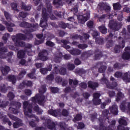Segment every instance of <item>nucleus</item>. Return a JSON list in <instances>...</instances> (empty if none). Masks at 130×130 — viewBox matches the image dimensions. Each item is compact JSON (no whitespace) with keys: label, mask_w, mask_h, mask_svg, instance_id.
Segmentation results:
<instances>
[{"label":"nucleus","mask_w":130,"mask_h":130,"mask_svg":"<svg viewBox=\"0 0 130 130\" xmlns=\"http://www.w3.org/2000/svg\"><path fill=\"white\" fill-rule=\"evenodd\" d=\"M45 127L49 128V129L58 130V127H60V130H66V128L63 126V125H66L64 123H60V124L58 125L51 121L50 119H45Z\"/></svg>","instance_id":"nucleus-1"},{"label":"nucleus","mask_w":130,"mask_h":130,"mask_svg":"<svg viewBox=\"0 0 130 130\" xmlns=\"http://www.w3.org/2000/svg\"><path fill=\"white\" fill-rule=\"evenodd\" d=\"M23 108L25 115H27L29 117H32L31 119L32 120L39 121L38 117L31 115V112H32V110L31 109L32 108V105L29 104L28 102L25 101L23 103Z\"/></svg>","instance_id":"nucleus-2"},{"label":"nucleus","mask_w":130,"mask_h":130,"mask_svg":"<svg viewBox=\"0 0 130 130\" xmlns=\"http://www.w3.org/2000/svg\"><path fill=\"white\" fill-rule=\"evenodd\" d=\"M15 45L17 46H25V43L22 42L21 40H25L26 37L23 34H19L17 37L13 36L12 38Z\"/></svg>","instance_id":"nucleus-3"},{"label":"nucleus","mask_w":130,"mask_h":130,"mask_svg":"<svg viewBox=\"0 0 130 130\" xmlns=\"http://www.w3.org/2000/svg\"><path fill=\"white\" fill-rule=\"evenodd\" d=\"M3 45V43H0V58H7V60H9L12 57L13 53L9 52L8 55L6 56L7 52H8V49L5 47H2Z\"/></svg>","instance_id":"nucleus-4"},{"label":"nucleus","mask_w":130,"mask_h":130,"mask_svg":"<svg viewBox=\"0 0 130 130\" xmlns=\"http://www.w3.org/2000/svg\"><path fill=\"white\" fill-rule=\"evenodd\" d=\"M43 100H44V96L42 94H37L36 96L31 99V101L33 103H38L40 105L43 104Z\"/></svg>","instance_id":"nucleus-5"},{"label":"nucleus","mask_w":130,"mask_h":130,"mask_svg":"<svg viewBox=\"0 0 130 130\" xmlns=\"http://www.w3.org/2000/svg\"><path fill=\"white\" fill-rule=\"evenodd\" d=\"M47 18H48V15L46 14V10L44 9L43 10L42 18L40 21V25L41 27H46L47 26V23H46V21H47Z\"/></svg>","instance_id":"nucleus-6"},{"label":"nucleus","mask_w":130,"mask_h":130,"mask_svg":"<svg viewBox=\"0 0 130 130\" xmlns=\"http://www.w3.org/2000/svg\"><path fill=\"white\" fill-rule=\"evenodd\" d=\"M20 107H21V103L13 102L11 103V107L9 108V110L16 114V113H18V110L17 109H18Z\"/></svg>","instance_id":"nucleus-7"},{"label":"nucleus","mask_w":130,"mask_h":130,"mask_svg":"<svg viewBox=\"0 0 130 130\" xmlns=\"http://www.w3.org/2000/svg\"><path fill=\"white\" fill-rule=\"evenodd\" d=\"M9 117L13 119V120H17L18 121L13 124V126L15 128L19 127L22 124V121L19 118L14 116L13 115H9Z\"/></svg>","instance_id":"nucleus-8"},{"label":"nucleus","mask_w":130,"mask_h":130,"mask_svg":"<svg viewBox=\"0 0 130 130\" xmlns=\"http://www.w3.org/2000/svg\"><path fill=\"white\" fill-rule=\"evenodd\" d=\"M21 27H29L30 29V32H33V31H35V30L32 29V28H37L38 27V24H36V25H32L26 22H23L21 23L20 25Z\"/></svg>","instance_id":"nucleus-9"},{"label":"nucleus","mask_w":130,"mask_h":130,"mask_svg":"<svg viewBox=\"0 0 130 130\" xmlns=\"http://www.w3.org/2000/svg\"><path fill=\"white\" fill-rule=\"evenodd\" d=\"M89 18H90V15L89 14L87 15H80L78 17L79 23L84 24L85 22H86Z\"/></svg>","instance_id":"nucleus-10"},{"label":"nucleus","mask_w":130,"mask_h":130,"mask_svg":"<svg viewBox=\"0 0 130 130\" xmlns=\"http://www.w3.org/2000/svg\"><path fill=\"white\" fill-rule=\"evenodd\" d=\"M100 97V94L99 93H95L93 94V102L95 105H99L101 103V100L99 99Z\"/></svg>","instance_id":"nucleus-11"},{"label":"nucleus","mask_w":130,"mask_h":130,"mask_svg":"<svg viewBox=\"0 0 130 130\" xmlns=\"http://www.w3.org/2000/svg\"><path fill=\"white\" fill-rule=\"evenodd\" d=\"M59 69H60V67L59 66L55 67L53 70L54 73L55 74H58L59 73L61 75H66L67 74V71L64 68H62L59 71L58 70Z\"/></svg>","instance_id":"nucleus-12"},{"label":"nucleus","mask_w":130,"mask_h":130,"mask_svg":"<svg viewBox=\"0 0 130 130\" xmlns=\"http://www.w3.org/2000/svg\"><path fill=\"white\" fill-rule=\"evenodd\" d=\"M125 53H124L122 56V58H123V59H129L130 58V47H128L125 48Z\"/></svg>","instance_id":"nucleus-13"},{"label":"nucleus","mask_w":130,"mask_h":130,"mask_svg":"<svg viewBox=\"0 0 130 130\" xmlns=\"http://www.w3.org/2000/svg\"><path fill=\"white\" fill-rule=\"evenodd\" d=\"M102 84H104V83H105L107 85V88H109V89H113L114 87H116V86H117V84L116 83V82H114L113 84L114 86H110L109 85V84L108 83V80H107L106 78H104L102 79Z\"/></svg>","instance_id":"nucleus-14"},{"label":"nucleus","mask_w":130,"mask_h":130,"mask_svg":"<svg viewBox=\"0 0 130 130\" xmlns=\"http://www.w3.org/2000/svg\"><path fill=\"white\" fill-rule=\"evenodd\" d=\"M125 45V43L124 41H122L121 44H120L119 45L116 46L115 48V52H119V51L120 50V48H123Z\"/></svg>","instance_id":"nucleus-15"},{"label":"nucleus","mask_w":130,"mask_h":130,"mask_svg":"<svg viewBox=\"0 0 130 130\" xmlns=\"http://www.w3.org/2000/svg\"><path fill=\"white\" fill-rule=\"evenodd\" d=\"M49 114H51V115H53V116H60V112L59 111H54V110H50L48 111Z\"/></svg>","instance_id":"nucleus-16"},{"label":"nucleus","mask_w":130,"mask_h":130,"mask_svg":"<svg viewBox=\"0 0 130 130\" xmlns=\"http://www.w3.org/2000/svg\"><path fill=\"white\" fill-rule=\"evenodd\" d=\"M5 24L7 25L8 31L9 32H13V28H12V27H14L15 26V24L12 23V22L10 21H9L8 22H5Z\"/></svg>","instance_id":"nucleus-17"},{"label":"nucleus","mask_w":130,"mask_h":130,"mask_svg":"<svg viewBox=\"0 0 130 130\" xmlns=\"http://www.w3.org/2000/svg\"><path fill=\"white\" fill-rule=\"evenodd\" d=\"M110 111L113 114H115L116 115V114H118V110H117V106L114 105L110 108Z\"/></svg>","instance_id":"nucleus-18"},{"label":"nucleus","mask_w":130,"mask_h":130,"mask_svg":"<svg viewBox=\"0 0 130 130\" xmlns=\"http://www.w3.org/2000/svg\"><path fill=\"white\" fill-rule=\"evenodd\" d=\"M88 87L91 89H95L98 87V83L96 82H92L91 81L88 82Z\"/></svg>","instance_id":"nucleus-19"},{"label":"nucleus","mask_w":130,"mask_h":130,"mask_svg":"<svg viewBox=\"0 0 130 130\" xmlns=\"http://www.w3.org/2000/svg\"><path fill=\"white\" fill-rule=\"evenodd\" d=\"M46 53H47L46 51H45V53H40L39 54L40 59L43 61L47 60V57L45 56Z\"/></svg>","instance_id":"nucleus-20"},{"label":"nucleus","mask_w":130,"mask_h":130,"mask_svg":"<svg viewBox=\"0 0 130 130\" xmlns=\"http://www.w3.org/2000/svg\"><path fill=\"white\" fill-rule=\"evenodd\" d=\"M52 66L51 65H49V68L48 67V69H46L45 68H43L41 69V73L43 74V75H45L46 73H47L48 71L50 72L52 70Z\"/></svg>","instance_id":"nucleus-21"},{"label":"nucleus","mask_w":130,"mask_h":130,"mask_svg":"<svg viewBox=\"0 0 130 130\" xmlns=\"http://www.w3.org/2000/svg\"><path fill=\"white\" fill-rule=\"evenodd\" d=\"M2 72L3 75H7L8 73L10 72V68L8 66H5L2 69Z\"/></svg>","instance_id":"nucleus-22"},{"label":"nucleus","mask_w":130,"mask_h":130,"mask_svg":"<svg viewBox=\"0 0 130 130\" xmlns=\"http://www.w3.org/2000/svg\"><path fill=\"white\" fill-rule=\"evenodd\" d=\"M123 81L126 82V83H129L130 82V75L127 74V73H125L124 75V77L123 78Z\"/></svg>","instance_id":"nucleus-23"},{"label":"nucleus","mask_w":130,"mask_h":130,"mask_svg":"<svg viewBox=\"0 0 130 130\" xmlns=\"http://www.w3.org/2000/svg\"><path fill=\"white\" fill-rule=\"evenodd\" d=\"M119 123L123 125H126L127 124L126 121L125 120V118L124 117H123L119 120Z\"/></svg>","instance_id":"nucleus-24"},{"label":"nucleus","mask_w":130,"mask_h":130,"mask_svg":"<svg viewBox=\"0 0 130 130\" xmlns=\"http://www.w3.org/2000/svg\"><path fill=\"white\" fill-rule=\"evenodd\" d=\"M99 29L101 32H102V34H106V33H107V29L105 28V26H104V25L100 26Z\"/></svg>","instance_id":"nucleus-25"},{"label":"nucleus","mask_w":130,"mask_h":130,"mask_svg":"<svg viewBox=\"0 0 130 130\" xmlns=\"http://www.w3.org/2000/svg\"><path fill=\"white\" fill-rule=\"evenodd\" d=\"M24 55H25V52L23 50L19 51L18 52L17 56L18 58H23Z\"/></svg>","instance_id":"nucleus-26"},{"label":"nucleus","mask_w":130,"mask_h":130,"mask_svg":"<svg viewBox=\"0 0 130 130\" xmlns=\"http://www.w3.org/2000/svg\"><path fill=\"white\" fill-rule=\"evenodd\" d=\"M114 7V10L115 11H117V10H119L121 9V6L120 5L119 3H116L113 5Z\"/></svg>","instance_id":"nucleus-27"},{"label":"nucleus","mask_w":130,"mask_h":130,"mask_svg":"<svg viewBox=\"0 0 130 130\" xmlns=\"http://www.w3.org/2000/svg\"><path fill=\"white\" fill-rule=\"evenodd\" d=\"M34 110L35 111H37V112H38L39 114H41V113H42V112H43L42 110L39 109L38 106H35L34 108Z\"/></svg>","instance_id":"nucleus-28"},{"label":"nucleus","mask_w":130,"mask_h":130,"mask_svg":"<svg viewBox=\"0 0 130 130\" xmlns=\"http://www.w3.org/2000/svg\"><path fill=\"white\" fill-rule=\"evenodd\" d=\"M70 52L71 54H80L81 53V51L78 50H70Z\"/></svg>","instance_id":"nucleus-29"},{"label":"nucleus","mask_w":130,"mask_h":130,"mask_svg":"<svg viewBox=\"0 0 130 130\" xmlns=\"http://www.w3.org/2000/svg\"><path fill=\"white\" fill-rule=\"evenodd\" d=\"M9 80L12 82L13 84H15L16 82V77L14 75L10 76H9Z\"/></svg>","instance_id":"nucleus-30"},{"label":"nucleus","mask_w":130,"mask_h":130,"mask_svg":"<svg viewBox=\"0 0 130 130\" xmlns=\"http://www.w3.org/2000/svg\"><path fill=\"white\" fill-rule=\"evenodd\" d=\"M121 98H123V95L122 93L119 92L117 94V96L116 98V101H119L120 99H121Z\"/></svg>","instance_id":"nucleus-31"},{"label":"nucleus","mask_w":130,"mask_h":130,"mask_svg":"<svg viewBox=\"0 0 130 130\" xmlns=\"http://www.w3.org/2000/svg\"><path fill=\"white\" fill-rule=\"evenodd\" d=\"M62 43H63V44H65L64 48H66V49H69L70 48V46L66 44H69V42L68 41H62Z\"/></svg>","instance_id":"nucleus-32"},{"label":"nucleus","mask_w":130,"mask_h":130,"mask_svg":"<svg viewBox=\"0 0 130 130\" xmlns=\"http://www.w3.org/2000/svg\"><path fill=\"white\" fill-rule=\"evenodd\" d=\"M22 84L24 85H26V86H32V82L29 81H25Z\"/></svg>","instance_id":"nucleus-33"},{"label":"nucleus","mask_w":130,"mask_h":130,"mask_svg":"<svg viewBox=\"0 0 130 130\" xmlns=\"http://www.w3.org/2000/svg\"><path fill=\"white\" fill-rule=\"evenodd\" d=\"M105 70H106V66H102L99 70L100 73H104L105 72Z\"/></svg>","instance_id":"nucleus-34"},{"label":"nucleus","mask_w":130,"mask_h":130,"mask_svg":"<svg viewBox=\"0 0 130 130\" xmlns=\"http://www.w3.org/2000/svg\"><path fill=\"white\" fill-rule=\"evenodd\" d=\"M74 85V86H76V85L78 84V81L77 80L73 81V80L70 79L69 80V84L70 85H72L73 84Z\"/></svg>","instance_id":"nucleus-35"},{"label":"nucleus","mask_w":130,"mask_h":130,"mask_svg":"<svg viewBox=\"0 0 130 130\" xmlns=\"http://www.w3.org/2000/svg\"><path fill=\"white\" fill-rule=\"evenodd\" d=\"M99 8L101 10H103V9H105V4L104 3H100L99 4Z\"/></svg>","instance_id":"nucleus-36"},{"label":"nucleus","mask_w":130,"mask_h":130,"mask_svg":"<svg viewBox=\"0 0 130 130\" xmlns=\"http://www.w3.org/2000/svg\"><path fill=\"white\" fill-rule=\"evenodd\" d=\"M51 91L52 93H57L58 92V89L57 87H52Z\"/></svg>","instance_id":"nucleus-37"},{"label":"nucleus","mask_w":130,"mask_h":130,"mask_svg":"<svg viewBox=\"0 0 130 130\" xmlns=\"http://www.w3.org/2000/svg\"><path fill=\"white\" fill-rule=\"evenodd\" d=\"M27 15H28V14L25 13V12H21L19 14L20 17H21L22 18H25L27 17Z\"/></svg>","instance_id":"nucleus-38"},{"label":"nucleus","mask_w":130,"mask_h":130,"mask_svg":"<svg viewBox=\"0 0 130 130\" xmlns=\"http://www.w3.org/2000/svg\"><path fill=\"white\" fill-rule=\"evenodd\" d=\"M75 120H81L82 119V115L80 114H78L75 117Z\"/></svg>","instance_id":"nucleus-39"},{"label":"nucleus","mask_w":130,"mask_h":130,"mask_svg":"<svg viewBox=\"0 0 130 130\" xmlns=\"http://www.w3.org/2000/svg\"><path fill=\"white\" fill-rule=\"evenodd\" d=\"M87 26L89 28H92L93 26H94V23L92 21H88L87 22Z\"/></svg>","instance_id":"nucleus-40"},{"label":"nucleus","mask_w":130,"mask_h":130,"mask_svg":"<svg viewBox=\"0 0 130 130\" xmlns=\"http://www.w3.org/2000/svg\"><path fill=\"white\" fill-rule=\"evenodd\" d=\"M62 115L63 116H68V115H69V112L67 110H63L62 112Z\"/></svg>","instance_id":"nucleus-41"},{"label":"nucleus","mask_w":130,"mask_h":130,"mask_svg":"<svg viewBox=\"0 0 130 130\" xmlns=\"http://www.w3.org/2000/svg\"><path fill=\"white\" fill-rule=\"evenodd\" d=\"M46 45H48V46H53V45H54V44L51 41H48L46 42Z\"/></svg>","instance_id":"nucleus-42"},{"label":"nucleus","mask_w":130,"mask_h":130,"mask_svg":"<svg viewBox=\"0 0 130 130\" xmlns=\"http://www.w3.org/2000/svg\"><path fill=\"white\" fill-rule=\"evenodd\" d=\"M121 76H122V74L120 72H116L115 74V77L116 78H120V77H121Z\"/></svg>","instance_id":"nucleus-43"},{"label":"nucleus","mask_w":130,"mask_h":130,"mask_svg":"<svg viewBox=\"0 0 130 130\" xmlns=\"http://www.w3.org/2000/svg\"><path fill=\"white\" fill-rule=\"evenodd\" d=\"M88 46L87 45H78V47L79 48H81L82 49H85V48H87Z\"/></svg>","instance_id":"nucleus-44"},{"label":"nucleus","mask_w":130,"mask_h":130,"mask_svg":"<svg viewBox=\"0 0 130 130\" xmlns=\"http://www.w3.org/2000/svg\"><path fill=\"white\" fill-rule=\"evenodd\" d=\"M85 125L83 123H79L78 124V128H84Z\"/></svg>","instance_id":"nucleus-45"},{"label":"nucleus","mask_w":130,"mask_h":130,"mask_svg":"<svg viewBox=\"0 0 130 130\" xmlns=\"http://www.w3.org/2000/svg\"><path fill=\"white\" fill-rule=\"evenodd\" d=\"M11 7L13 9V10H14V11L17 10V4L15 3H13L11 4Z\"/></svg>","instance_id":"nucleus-46"},{"label":"nucleus","mask_w":130,"mask_h":130,"mask_svg":"<svg viewBox=\"0 0 130 130\" xmlns=\"http://www.w3.org/2000/svg\"><path fill=\"white\" fill-rule=\"evenodd\" d=\"M8 96L9 97V98L10 99H13V98H14L15 97V95H14V94L12 92H10L8 95Z\"/></svg>","instance_id":"nucleus-47"},{"label":"nucleus","mask_w":130,"mask_h":130,"mask_svg":"<svg viewBox=\"0 0 130 130\" xmlns=\"http://www.w3.org/2000/svg\"><path fill=\"white\" fill-rule=\"evenodd\" d=\"M109 112L107 110H104L103 112V114H102L103 116H107V115L108 114Z\"/></svg>","instance_id":"nucleus-48"},{"label":"nucleus","mask_w":130,"mask_h":130,"mask_svg":"<svg viewBox=\"0 0 130 130\" xmlns=\"http://www.w3.org/2000/svg\"><path fill=\"white\" fill-rule=\"evenodd\" d=\"M68 68L70 71H72V70H74V69H75V65L73 64H70L68 66Z\"/></svg>","instance_id":"nucleus-49"},{"label":"nucleus","mask_w":130,"mask_h":130,"mask_svg":"<svg viewBox=\"0 0 130 130\" xmlns=\"http://www.w3.org/2000/svg\"><path fill=\"white\" fill-rule=\"evenodd\" d=\"M46 91V88L44 86L43 88L39 90L40 93H44Z\"/></svg>","instance_id":"nucleus-50"},{"label":"nucleus","mask_w":130,"mask_h":130,"mask_svg":"<svg viewBox=\"0 0 130 130\" xmlns=\"http://www.w3.org/2000/svg\"><path fill=\"white\" fill-rule=\"evenodd\" d=\"M28 77L30 78V79H35V76H34V73H31L28 74Z\"/></svg>","instance_id":"nucleus-51"},{"label":"nucleus","mask_w":130,"mask_h":130,"mask_svg":"<svg viewBox=\"0 0 130 130\" xmlns=\"http://www.w3.org/2000/svg\"><path fill=\"white\" fill-rule=\"evenodd\" d=\"M75 63L77 66H79V64H81V61H80L79 59H76L75 60Z\"/></svg>","instance_id":"nucleus-52"},{"label":"nucleus","mask_w":130,"mask_h":130,"mask_svg":"<svg viewBox=\"0 0 130 130\" xmlns=\"http://www.w3.org/2000/svg\"><path fill=\"white\" fill-rule=\"evenodd\" d=\"M25 94L26 95H31L32 94V92L29 89H26L25 90Z\"/></svg>","instance_id":"nucleus-53"},{"label":"nucleus","mask_w":130,"mask_h":130,"mask_svg":"<svg viewBox=\"0 0 130 130\" xmlns=\"http://www.w3.org/2000/svg\"><path fill=\"white\" fill-rule=\"evenodd\" d=\"M81 87L83 89H86V88H87V84H86V83H81Z\"/></svg>","instance_id":"nucleus-54"},{"label":"nucleus","mask_w":130,"mask_h":130,"mask_svg":"<svg viewBox=\"0 0 130 130\" xmlns=\"http://www.w3.org/2000/svg\"><path fill=\"white\" fill-rule=\"evenodd\" d=\"M47 80H49V81H52V80H53V75H50L48 76L47 78Z\"/></svg>","instance_id":"nucleus-55"},{"label":"nucleus","mask_w":130,"mask_h":130,"mask_svg":"<svg viewBox=\"0 0 130 130\" xmlns=\"http://www.w3.org/2000/svg\"><path fill=\"white\" fill-rule=\"evenodd\" d=\"M22 9L23 10H25V11H29L30 10V9H31V7H27L25 6H23L22 7Z\"/></svg>","instance_id":"nucleus-56"},{"label":"nucleus","mask_w":130,"mask_h":130,"mask_svg":"<svg viewBox=\"0 0 130 130\" xmlns=\"http://www.w3.org/2000/svg\"><path fill=\"white\" fill-rule=\"evenodd\" d=\"M9 34H6L3 37V39L5 40V41H7L8 39V37H9Z\"/></svg>","instance_id":"nucleus-57"},{"label":"nucleus","mask_w":130,"mask_h":130,"mask_svg":"<svg viewBox=\"0 0 130 130\" xmlns=\"http://www.w3.org/2000/svg\"><path fill=\"white\" fill-rule=\"evenodd\" d=\"M56 82H57V83H59L60 82H61V81H62V79H61V78L58 77L56 78Z\"/></svg>","instance_id":"nucleus-58"},{"label":"nucleus","mask_w":130,"mask_h":130,"mask_svg":"<svg viewBox=\"0 0 130 130\" xmlns=\"http://www.w3.org/2000/svg\"><path fill=\"white\" fill-rule=\"evenodd\" d=\"M4 15L6 18V19H9V18H10V15L9 14V13L6 11L4 12Z\"/></svg>","instance_id":"nucleus-59"},{"label":"nucleus","mask_w":130,"mask_h":130,"mask_svg":"<svg viewBox=\"0 0 130 130\" xmlns=\"http://www.w3.org/2000/svg\"><path fill=\"white\" fill-rule=\"evenodd\" d=\"M118 130H129V129H128V128H126V129H124V128L120 125H119L118 126Z\"/></svg>","instance_id":"nucleus-60"},{"label":"nucleus","mask_w":130,"mask_h":130,"mask_svg":"<svg viewBox=\"0 0 130 130\" xmlns=\"http://www.w3.org/2000/svg\"><path fill=\"white\" fill-rule=\"evenodd\" d=\"M25 74H26V71H25V70H23V71H22L21 73H20V75H19V76H20V77H23V76H24V75H25Z\"/></svg>","instance_id":"nucleus-61"},{"label":"nucleus","mask_w":130,"mask_h":130,"mask_svg":"<svg viewBox=\"0 0 130 130\" xmlns=\"http://www.w3.org/2000/svg\"><path fill=\"white\" fill-rule=\"evenodd\" d=\"M36 66L38 69H40L43 66V64L42 63H39L36 64Z\"/></svg>","instance_id":"nucleus-62"},{"label":"nucleus","mask_w":130,"mask_h":130,"mask_svg":"<svg viewBox=\"0 0 130 130\" xmlns=\"http://www.w3.org/2000/svg\"><path fill=\"white\" fill-rule=\"evenodd\" d=\"M98 35H99V34H98V32H97V31H94L93 32V37L95 38V37H96V36H98Z\"/></svg>","instance_id":"nucleus-63"},{"label":"nucleus","mask_w":130,"mask_h":130,"mask_svg":"<svg viewBox=\"0 0 130 130\" xmlns=\"http://www.w3.org/2000/svg\"><path fill=\"white\" fill-rule=\"evenodd\" d=\"M61 27H62V28H64L67 27V24H66V23L61 22Z\"/></svg>","instance_id":"nucleus-64"}]
</instances>
